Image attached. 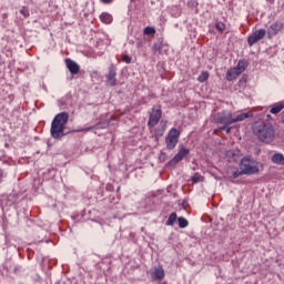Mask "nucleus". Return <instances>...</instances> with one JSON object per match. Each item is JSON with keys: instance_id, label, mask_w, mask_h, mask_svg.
Masks as SVG:
<instances>
[{"instance_id": "obj_23", "label": "nucleus", "mask_w": 284, "mask_h": 284, "mask_svg": "<svg viewBox=\"0 0 284 284\" xmlns=\"http://www.w3.org/2000/svg\"><path fill=\"white\" fill-rule=\"evenodd\" d=\"M179 227L185 229L187 225H190V222L185 217H179L178 219Z\"/></svg>"}, {"instance_id": "obj_25", "label": "nucleus", "mask_w": 284, "mask_h": 284, "mask_svg": "<svg viewBox=\"0 0 284 284\" xmlns=\"http://www.w3.org/2000/svg\"><path fill=\"white\" fill-rule=\"evenodd\" d=\"M243 174H245V173H243V170L239 171V169H236L235 171L232 172V178L233 179H239V176H241Z\"/></svg>"}, {"instance_id": "obj_17", "label": "nucleus", "mask_w": 284, "mask_h": 284, "mask_svg": "<svg viewBox=\"0 0 284 284\" xmlns=\"http://www.w3.org/2000/svg\"><path fill=\"white\" fill-rule=\"evenodd\" d=\"M239 77H241V73L237 72L234 68L226 72V81H234L239 79Z\"/></svg>"}, {"instance_id": "obj_18", "label": "nucleus", "mask_w": 284, "mask_h": 284, "mask_svg": "<svg viewBox=\"0 0 284 284\" xmlns=\"http://www.w3.org/2000/svg\"><path fill=\"white\" fill-rule=\"evenodd\" d=\"M237 73L243 74L245 70H247V61L245 60H240L237 65L234 68Z\"/></svg>"}, {"instance_id": "obj_10", "label": "nucleus", "mask_w": 284, "mask_h": 284, "mask_svg": "<svg viewBox=\"0 0 284 284\" xmlns=\"http://www.w3.org/2000/svg\"><path fill=\"white\" fill-rule=\"evenodd\" d=\"M241 156V151L233 149L225 152V159L229 163H236Z\"/></svg>"}, {"instance_id": "obj_30", "label": "nucleus", "mask_w": 284, "mask_h": 284, "mask_svg": "<svg viewBox=\"0 0 284 284\" xmlns=\"http://www.w3.org/2000/svg\"><path fill=\"white\" fill-rule=\"evenodd\" d=\"M122 61H124V63H132V58H130V55H123Z\"/></svg>"}, {"instance_id": "obj_3", "label": "nucleus", "mask_w": 284, "mask_h": 284, "mask_svg": "<svg viewBox=\"0 0 284 284\" xmlns=\"http://www.w3.org/2000/svg\"><path fill=\"white\" fill-rule=\"evenodd\" d=\"M240 170L243 174H258V166H256V161L250 158H243L240 162Z\"/></svg>"}, {"instance_id": "obj_33", "label": "nucleus", "mask_w": 284, "mask_h": 284, "mask_svg": "<svg viewBox=\"0 0 284 284\" xmlns=\"http://www.w3.org/2000/svg\"><path fill=\"white\" fill-rule=\"evenodd\" d=\"M225 131H226V134H230V132H232V128H227V126H225V129H224Z\"/></svg>"}, {"instance_id": "obj_16", "label": "nucleus", "mask_w": 284, "mask_h": 284, "mask_svg": "<svg viewBox=\"0 0 284 284\" xmlns=\"http://www.w3.org/2000/svg\"><path fill=\"white\" fill-rule=\"evenodd\" d=\"M271 161L275 165H284V155H283V153H275V154H273Z\"/></svg>"}, {"instance_id": "obj_6", "label": "nucleus", "mask_w": 284, "mask_h": 284, "mask_svg": "<svg viewBox=\"0 0 284 284\" xmlns=\"http://www.w3.org/2000/svg\"><path fill=\"white\" fill-rule=\"evenodd\" d=\"M265 34H267V31L265 29H258L254 31L251 36L247 37V43L248 45H254L255 43H258L262 39H265Z\"/></svg>"}, {"instance_id": "obj_14", "label": "nucleus", "mask_w": 284, "mask_h": 284, "mask_svg": "<svg viewBox=\"0 0 284 284\" xmlns=\"http://www.w3.org/2000/svg\"><path fill=\"white\" fill-rule=\"evenodd\" d=\"M252 116H254V113H252V111L240 113L235 118H233V123L245 121V119H252Z\"/></svg>"}, {"instance_id": "obj_20", "label": "nucleus", "mask_w": 284, "mask_h": 284, "mask_svg": "<svg viewBox=\"0 0 284 284\" xmlns=\"http://www.w3.org/2000/svg\"><path fill=\"white\" fill-rule=\"evenodd\" d=\"M103 128H108V122L98 123V124L89 126L87 129H81L80 132H90V130H101Z\"/></svg>"}, {"instance_id": "obj_24", "label": "nucleus", "mask_w": 284, "mask_h": 284, "mask_svg": "<svg viewBox=\"0 0 284 284\" xmlns=\"http://www.w3.org/2000/svg\"><path fill=\"white\" fill-rule=\"evenodd\" d=\"M176 219H178L176 213H171V215L166 221V225H174V223H176Z\"/></svg>"}, {"instance_id": "obj_26", "label": "nucleus", "mask_w": 284, "mask_h": 284, "mask_svg": "<svg viewBox=\"0 0 284 284\" xmlns=\"http://www.w3.org/2000/svg\"><path fill=\"white\" fill-rule=\"evenodd\" d=\"M20 14H22L24 19H28V17H30V12L26 9V7H22L20 9Z\"/></svg>"}, {"instance_id": "obj_1", "label": "nucleus", "mask_w": 284, "mask_h": 284, "mask_svg": "<svg viewBox=\"0 0 284 284\" xmlns=\"http://www.w3.org/2000/svg\"><path fill=\"white\" fill-rule=\"evenodd\" d=\"M70 115L68 112L58 113L51 123V136L53 139H63L65 136V125H68V121Z\"/></svg>"}, {"instance_id": "obj_2", "label": "nucleus", "mask_w": 284, "mask_h": 284, "mask_svg": "<svg viewBox=\"0 0 284 284\" xmlns=\"http://www.w3.org/2000/svg\"><path fill=\"white\" fill-rule=\"evenodd\" d=\"M253 134L262 143H272L275 136L274 126L271 123H257L253 126Z\"/></svg>"}, {"instance_id": "obj_31", "label": "nucleus", "mask_w": 284, "mask_h": 284, "mask_svg": "<svg viewBox=\"0 0 284 284\" xmlns=\"http://www.w3.org/2000/svg\"><path fill=\"white\" fill-rule=\"evenodd\" d=\"M4 176H6V173L3 172V170L0 169V183L1 181H3Z\"/></svg>"}, {"instance_id": "obj_28", "label": "nucleus", "mask_w": 284, "mask_h": 284, "mask_svg": "<svg viewBox=\"0 0 284 284\" xmlns=\"http://www.w3.org/2000/svg\"><path fill=\"white\" fill-rule=\"evenodd\" d=\"M215 28H216V30H219V32H223L225 30V24L222 22H217L215 24Z\"/></svg>"}, {"instance_id": "obj_8", "label": "nucleus", "mask_w": 284, "mask_h": 284, "mask_svg": "<svg viewBox=\"0 0 284 284\" xmlns=\"http://www.w3.org/2000/svg\"><path fill=\"white\" fill-rule=\"evenodd\" d=\"M106 83L111 88H114L116 85V67L114 64H110L109 72L106 74Z\"/></svg>"}, {"instance_id": "obj_32", "label": "nucleus", "mask_w": 284, "mask_h": 284, "mask_svg": "<svg viewBox=\"0 0 284 284\" xmlns=\"http://www.w3.org/2000/svg\"><path fill=\"white\" fill-rule=\"evenodd\" d=\"M100 1H101V3H105V4L112 3V0H100Z\"/></svg>"}, {"instance_id": "obj_13", "label": "nucleus", "mask_w": 284, "mask_h": 284, "mask_svg": "<svg viewBox=\"0 0 284 284\" xmlns=\"http://www.w3.org/2000/svg\"><path fill=\"white\" fill-rule=\"evenodd\" d=\"M152 278H155V281H163L165 278V271L163 267H156L151 274Z\"/></svg>"}, {"instance_id": "obj_12", "label": "nucleus", "mask_w": 284, "mask_h": 284, "mask_svg": "<svg viewBox=\"0 0 284 284\" xmlns=\"http://www.w3.org/2000/svg\"><path fill=\"white\" fill-rule=\"evenodd\" d=\"M280 30H283L282 23H278V22L272 23L267 30L268 38L276 37Z\"/></svg>"}, {"instance_id": "obj_15", "label": "nucleus", "mask_w": 284, "mask_h": 284, "mask_svg": "<svg viewBox=\"0 0 284 284\" xmlns=\"http://www.w3.org/2000/svg\"><path fill=\"white\" fill-rule=\"evenodd\" d=\"M100 21L102 23H105L106 26H110V23H112V21H114V18L109 12H102L100 14Z\"/></svg>"}, {"instance_id": "obj_11", "label": "nucleus", "mask_w": 284, "mask_h": 284, "mask_svg": "<svg viewBox=\"0 0 284 284\" xmlns=\"http://www.w3.org/2000/svg\"><path fill=\"white\" fill-rule=\"evenodd\" d=\"M65 65L71 74H79L81 70V67H79V64L71 59L65 60Z\"/></svg>"}, {"instance_id": "obj_19", "label": "nucleus", "mask_w": 284, "mask_h": 284, "mask_svg": "<svg viewBox=\"0 0 284 284\" xmlns=\"http://www.w3.org/2000/svg\"><path fill=\"white\" fill-rule=\"evenodd\" d=\"M284 110V103L283 102H278L273 104V106L270 110L271 114H278V112H283Z\"/></svg>"}, {"instance_id": "obj_21", "label": "nucleus", "mask_w": 284, "mask_h": 284, "mask_svg": "<svg viewBox=\"0 0 284 284\" xmlns=\"http://www.w3.org/2000/svg\"><path fill=\"white\" fill-rule=\"evenodd\" d=\"M210 79V72L204 71L197 77L199 83H205Z\"/></svg>"}, {"instance_id": "obj_9", "label": "nucleus", "mask_w": 284, "mask_h": 284, "mask_svg": "<svg viewBox=\"0 0 284 284\" xmlns=\"http://www.w3.org/2000/svg\"><path fill=\"white\" fill-rule=\"evenodd\" d=\"M190 154V149H186L185 146H182L178 154L174 155V158L169 162L170 165H176L178 163H181L182 159H185Z\"/></svg>"}, {"instance_id": "obj_5", "label": "nucleus", "mask_w": 284, "mask_h": 284, "mask_svg": "<svg viewBox=\"0 0 284 284\" xmlns=\"http://www.w3.org/2000/svg\"><path fill=\"white\" fill-rule=\"evenodd\" d=\"M214 121L215 123H221V125H223L221 130H225L227 125H232V123H234V118H232V112L222 111L215 115Z\"/></svg>"}, {"instance_id": "obj_29", "label": "nucleus", "mask_w": 284, "mask_h": 284, "mask_svg": "<svg viewBox=\"0 0 284 284\" xmlns=\"http://www.w3.org/2000/svg\"><path fill=\"white\" fill-rule=\"evenodd\" d=\"M161 48H162L161 43L154 44V47H153V52H159V53H161Z\"/></svg>"}, {"instance_id": "obj_22", "label": "nucleus", "mask_w": 284, "mask_h": 284, "mask_svg": "<svg viewBox=\"0 0 284 284\" xmlns=\"http://www.w3.org/2000/svg\"><path fill=\"white\" fill-rule=\"evenodd\" d=\"M143 33L146 34V37H154L156 29H154V27H145Z\"/></svg>"}, {"instance_id": "obj_27", "label": "nucleus", "mask_w": 284, "mask_h": 284, "mask_svg": "<svg viewBox=\"0 0 284 284\" xmlns=\"http://www.w3.org/2000/svg\"><path fill=\"white\" fill-rule=\"evenodd\" d=\"M192 183H200L201 182V174L195 173L192 178H191Z\"/></svg>"}, {"instance_id": "obj_7", "label": "nucleus", "mask_w": 284, "mask_h": 284, "mask_svg": "<svg viewBox=\"0 0 284 284\" xmlns=\"http://www.w3.org/2000/svg\"><path fill=\"white\" fill-rule=\"evenodd\" d=\"M162 114L163 112L161 111V108L156 110L153 109L148 121L149 128H154V125H156L159 121H161Z\"/></svg>"}, {"instance_id": "obj_4", "label": "nucleus", "mask_w": 284, "mask_h": 284, "mask_svg": "<svg viewBox=\"0 0 284 284\" xmlns=\"http://www.w3.org/2000/svg\"><path fill=\"white\" fill-rule=\"evenodd\" d=\"M181 131L172 128L165 136L166 150H174L179 143Z\"/></svg>"}]
</instances>
